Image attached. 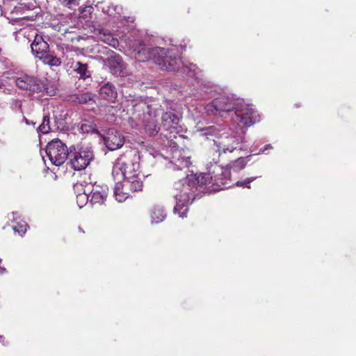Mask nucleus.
Returning a JSON list of instances; mask_svg holds the SVG:
<instances>
[{"instance_id":"f257e3e1","label":"nucleus","mask_w":356,"mask_h":356,"mask_svg":"<svg viewBox=\"0 0 356 356\" xmlns=\"http://www.w3.org/2000/svg\"><path fill=\"white\" fill-rule=\"evenodd\" d=\"M136 58L140 61L152 60L161 70L169 72H179L184 77H193L198 75L196 65L184 64L179 57L180 51L175 46L168 48L160 47H145L143 41H138L133 46Z\"/></svg>"},{"instance_id":"f03ea898","label":"nucleus","mask_w":356,"mask_h":356,"mask_svg":"<svg viewBox=\"0 0 356 356\" xmlns=\"http://www.w3.org/2000/svg\"><path fill=\"white\" fill-rule=\"evenodd\" d=\"M193 178V177L187 175L186 177L175 181L173 184L172 195L176 200L174 212L178 213L182 218L186 216L188 205L195 197Z\"/></svg>"},{"instance_id":"7ed1b4c3","label":"nucleus","mask_w":356,"mask_h":356,"mask_svg":"<svg viewBox=\"0 0 356 356\" xmlns=\"http://www.w3.org/2000/svg\"><path fill=\"white\" fill-rule=\"evenodd\" d=\"M140 152L136 149H129L116 159L112 175L114 179H120L137 174L140 169Z\"/></svg>"},{"instance_id":"20e7f679","label":"nucleus","mask_w":356,"mask_h":356,"mask_svg":"<svg viewBox=\"0 0 356 356\" xmlns=\"http://www.w3.org/2000/svg\"><path fill=\"white\" fill-rule=\"evenodd\" d=\"M232 116L229 130L231 131H244L248 127L260 121V117L252 105L245 104L243 100L238 103Z\"/></svg>"},{"instance_id":"39448f33","label":"nucleus","mask_w":356,"mask_h":356,"mask_svg":"<svg viewBox=\"0 0 356 356\" xmlns=\"http://www.w3.org/2000/svg\"><path fill=\"white\" fill-rule=\"evenodd\" d=\"M135 108L136 110L144 111L142 124L145 133L149 136H156L160 130L156 118L164 111V108L156 103L150 105L139 104Z\"/></svg>"},{"instance_id":"423d86ee","label":"nucleus","mask_w":356,"mask_h":356,"mask_svg":"<svg viewBox=\"0 0 356 356\" xmlns=\"http://www.w3.org/2000/svg\"><path fill=\"white\" fill-rule=\"evenodd\" d=\"M70 163L74 170H84L93 160L94 153L90 147H70Z\"/></svg>"},{"instance_id":"0eeeda50","label":"nucleus","mask_w":356,"mask_h":356,"mask_svg":"<svg viewBox=\"0 0 356 356\" xmlns=\"http://www.w3.org/2000/svg\"><path fill=\"white\" fill-rule=\"evenodd\" d=\"M245 136L244 131H231V134L225 137H221L218 140H214V145L216 147V152L218 156L228 152L232 153L238 148L240 144L245 143Z\"/></svg>"},{"instance_id":"6e6552de","label":"nucleus","mask_w":356,"mask_h":356,"mask_svg":"<svg viewBox=\"0 0 356 356\" xmlns=\"http://www.w3.org/2000/svg\"><path fill=\"white\" fill-rule=\"evenodd\" d=\"M241 99H236L234 95H220L205 106L206 113L209 115H216L222 112L234 110Z\"/></svg>"},{"instance_id":"1a4fd4ad","label":"nucleus","mask_w":356,"mask_h":356,"mask_svg":"<svg viewBox=\"0 0 356 356\" xmlns=\"http://www.w3.org/2000/svg\"><path fill=\"white\" fill-rule=\"evenodd\" d=\"M46 154L52 164L59 166L69 158L70 148L68 149L60 139L55 138L48 143Z\"/></svg>"},{"instance_id":"9d476101","label":"nucleus","mask_w":356,"mask_h":356,"mask_svg":"<svg viewBox=\"0 0 356 356\" xmlns=\"http://www.w3.org/2000/svg\"><path fill=\"white\" fill-rule=\"evenodd\" d=\"M15 83L19 89L26 90L30 94L40 93L47 89L42 80L26 74H19Z\"/></svg>"},{"instance_id":"9b49d317","label":"nucleus","mask_w":356,"mask_h":356,"mask_svg":"<svg viewBox=\"0 0 356 356\" xmlns=\"http://www.w3.org/2000/svg\"><path fill=\"white\" fill-rule=\"evenodd\" d=\"M210 179L213 180V185L223 186L224 188L229 187L230 183V171L229 168H225L221 165L215 163L211 164L209 166Z\"/></svg>"},{"instance_id":"f8f14e48","label":"nucleus","mask_w":356,"mask_h":356,"mask_svg":"<svg viewBox=\"0 0 356 356\" xmlns=\"http://www.w3.org/2000/svg\"><path fill=\"white\" fill-rule=\"evenodd\" d=\"M105 145L110 151H114L121 148L125 143L124 136L118 130L111 128L105 134L99 136Z\"/></svg>"},{"instance_id":"ddd939ff","label":"nucleus","mask_w":356,"mask_h":356,"mask_svg":"<svg viewBox=\"0 0 356 356\" xmlns=\"http://www.w3.org/2000/svg\"><path fill=\"white\" fill-rule=\"evenodd\" d=\"M162 126L165 131H169L164 134L165 137L170 140L176 138V134L178 133L177 129L179 123V118L172 111H167L161 114Z\"/></svg>"},{"instance_id":"4468645a","label":"nucleus","mask_w":356,"mask_h":356,"mask_svg":"<svg viewBox=\"0 0 356 356\" xmlns=\"http://www.w3.org/2000/svg\"><path fill=\"white\" fill-rule=\"evenodd\" d=\"M191 157L183 154L182 152L175 149L172 152L171 161L168 163L167 168L172 170H182L188 168L191 165Z\"/></svg>"},{"instance_id":"2eb2a0df","label":"nucleus","mask_w":356,"mask_h":356,"mask_svg":"<svg viewBox=\"0 0 356 356\" xmlns=\"http://www.w3.org/2000/svg\"><path fill=\"white\" fill-rule=\"evenodd\" d=\"M31 47L33 54L40 60L49 52V44L41 35H35Z\"/></svg>"},{"instance_id":"dca6fc26","label":"nucleus","mask_w":356,"mask_h":356,"mask_svg":"<svg viewBox=\"0 0 356 356\" xmlns=\"http://www.w3.org/2000/svg\"><path fill=\"white\" fill-rule=\"evenodd\" d=\"M145 175L138 172L137 174L131 175L129 177H124L123 187L130 191L135 193L141 191L143 188V183L142 178H145Z\"/></svg>"},{"instance_id":"f3484780","label":"nucleus","mask_w":356,"mask_h":356,"mask_svg":"<svg viewBox=\"0 0 356 356\" xmlns=\"http://www.w3.org/2000/svg\"><path fill=\"white\" fill-rule=\"evenodd\" d=\"M108 188L106 186H93L89 192L90 201L92 204H102L107 197Z\"/></svg>"},{"instance_id":"a211bd4d","label":"nucleus","mask_w":356,"mask_h":356,"mask_svg":"<svg viewBox=\"0 0 356 356\" xmlns=\"http://www.w3.org/2000/svg\"><path fill=\"white\" fill-rule=\"evenodd\" d=\"M226 127L222 124H216L211 126L204 127L200 130L201 136H206L207 138L209 137H216L220 139L226 132Z\"/></svg>"},{"instance_id":"6ab92c4d","label":"nucleus","mask_w":356,"mask_h":356,"mask_svg":"<svg viewBox=\"0 0 356 356\" xmlns=\"http://www.w3.org/2000/svg\"><path fill=\"white\" fill-rule=\"evenodd\" d=\"M108 65L112 70V72L118 76L123 75L124 65L119 55L111 56L107 59Z\"/></svg>"},{"instance_id":"aec40b11","label":"nucleus","mask_w":356,"mask_h":356,"mask_svg":"<svg viewBox=\"0 0 356 356\" xmlns=\"http://www.w3.org/2000/svg\"><path fill=\"white\" fill-rule=\"evenodd\" d=\"M99 94L101 98L110 102H113L118 96L115 87L109 82L101 86Z\"/></svg>"},{"instance_id":"412c9836","label":"nucleus","mask_w":356,"mask_h":356,"mask_svg":"<svg viewBox=\"0 0 356 356\" xmlns=\"http://www.w3.org/2000/svg\"><path fill=\"white\" fill-rule=\"evenodd\" d=\"M94 32H97L99 40L111 47L116 48L119 45L118 40L110 31L103 29H95Z\"/></svg>"},{"instance_id":"4be33fe9","label":"nucleus","mask_w":356,"mask_h":356,"mask_svg":"<svg viewBox=\"0 0 356 356\" xmlns=\"http://www.w3.org/2000/svg\"><path fill=\"white\" fill-rule=\"evenodd\" d=\"M208 173L207 174H200L199 175L191 174L190 177H193V182H194V189L196 191L198 188H201L204 185H207L209 184H213V180L210 179L211 175H209V166L207 168Z\"/></svg>"},{"instance_id":"5701e85b","label":"nucleus","mask_w":356,"mask_h":356,"mask_svg":"<svg viewBox=\"0 0 356 356\" xmlns=\"http://www.w3.org/2000/svg\"><path fill=\"white\" fill-rule=\"evenodd\" d=\"M122 187L123 184L118 181L114 188V195L119 202L125 201L130 196L129 193L127 191L128 189Z\"/></svg>"},{"instance_id":"b1692460","label":"nucleus","mask_w":356,"mask_h":356,"mask_svg":"<svg viewBox=\"0 0 356 356\" xmlns=\"http://www.w3.org/2000/svg\"><path fill=\"white\" fill-rule=\"evenodd\" d=\"M166 213L163 207L161 206H156L153 208L151 212V218L152 223H159L165 220Z\"/></svg>"},{"instance_id":"393cba45","label":"nucleus","mask_w":356,"mask_h":356,"mask_svg":"<svg viewBox=\"0 0 356 356\" xmlns=\"http://www.w3.org/2000/svg\"><path fill=\"white\" fill-rule=\"evenodd\" d=\"M251 155L246 157H239L236 160L231 162L227 167L229 169H232L234 171H239L243 169L250 161Z\"/></svg>"},{"instance_id":"a878e982","label":"nucleus","mask_w":356,"mask_h":356,"mask_svg":"<svg viewBox=\"0 0 356 356\" xmlns=\"http://www.w3.org/2000/svg\"><path fill=\"white\" fill-rule=\"evenodd\" d=\"M74 70L79 74L80 78L86 79L91 76L90 72L88 69V65L81 62H76L74 65Z\"/></svg>"},{"instance_id":"bb28decb","label":"nucleus","mask_w":356,"mask_h":356,"mask_svg":"<svg viewBox=\"0 0 356 356\" xmlns=\"http://www.w3.org/2000/svg\"><path fill=\"white\" fill-rule=\"evenodd\" d=\"M80 130L83 133H95L100 136V132L97 129V125L93 121L84 120L82 121Z\"/></svg>"},{"instance_id":"cd10ccee","label":"nucleus","mask_w":356,"mask_h":356,"mask_svg":"<svg viewBox=\"0 0 356 356\" xmlns=\"http://www.w3.org/2000/svg\"><path fill=\"white\" fill-rule=\"evenodd\" d=\"M122 8L120 6H106L102 8V12L106 13L108 16L118 19L120 17Z\"/></svg>"},{"instance_id":"c85d7f7f","label":"nucleus","mask_w":356,"mask_h":356,"mask_svg":"<svg viewBox=\"0 0 356 356\" xmlns=\"http://www.w3.org/2000/svg\"><path fill=\"white\" fill-rule=\"evenodd\" d=\"M41 60H42L44 63L51 66L58 67L61 64L60 58H57L56 56L51 55L49 52L47 54V55L44 56L41 59Z\"/></svg>"},{"instance_id":"c756f323","label":"nucleus","mask_w":356,"mask_h":356,"mask_svg":"<svg viewBox=\"0 0 356 356\" xmlns=\"http://www.w3.org/2000/svg\"><path fill=\"white\" fill-rule=\"evenodd\" d=\"M49 124L50 120L49 115H44L41 124L38 127V131L44 134L49 133L51 129Z\"/></svg>"},{"instance_id":"7c9ffc66","label":"nucleus","mask_w":356,"mask_h":356,"mask_svg":"<svg viewBox=\"0 0 356 356\" xmlns=\"http://www.w3.org/2000/svg\"><path fill=\"white\" fill-rule=\"evenodd\" d=\"M92 185L91 184H86V185H83L81 183H76L74 185V190L75 193L77 194L81 193V194H89V192H90V189L92 188Z\"/></svg>"},{"instance_id":"2f4dec72","label":"nucleus","mask_w":356,"mask_h":356,"mask_svg":"<svg viewBox=\"0 0 356 356\" xmlns=\"http://www.w3.org/2000/svg\"><path fill=\"white\" fill-rule=\"evenodd\" d=\"M21 8H17L15 7L13 10H12L10 13V17H8V18L12 22L13 24H15V23H17L21 20H24V19H29L28 17L26 16H22V14H21L18 17H15L14 16L15 13H17V11L19 10H20Z\"/></svg>"},{"instance_id":"473e14b6","label":"nucleus","mask_w":356,"mask_h":356,"mask_svg":"<svg viewBox=\"0 0 356 356\" xmlns=\"http://www.w3.org/2000/svg\"><path fill=\"white\" fill-rule=\"evenodd\" d=\"M28 225L23 222H19L16 225H13V229L15 233H18L20 236H23L26 232Z\"/></svg>"},{"instance_id":"72a5a7b5","label":"nucleus","mask_w":356,"mask_h":356,"mask_svg":"<svg viewBox=\"0 0 356 356\" xmlns=\"http://www.w3.org/2000/svg\"><path fill=\"white\" fill-rule=\"evenodd\" d=\"M89 194H81L79 193L76 195V202L78 206L80 208H82L83 206L86 204L88 201L89 200Z\"/></svg>"},{"instance_id":"f704fd0d","label":"nucleus","mask_w":356,"mask_h":356,"mask_svg":"<svg viewBox=\"0 0 356 356\" xmlns=\"http://www.w3.org/2000/svg\"><path fill=\"white\" fill-rule=\"evenodd\" d=\"M75 100L79 104H86L91 100V97L89 94H79L76 95Z\"/></svg>"},{"instance_id":"c9c22d12","label":"nucleus","mask_w":356,"mask_h":356,"mask_svg":"<svg viewBox=\"0 0 356 356\" xmlns=\"http://www.w3.org/2000/svg\"><path fill=\"white\" fill-rule=\"evenodd\" d=\"M256 179H257V177H249V178H247L244 181H237L236 183V185L237 186H243V187H246L248 188H250V184L252 181H253L254 180H255Z\"/></svg>"},{"instance_id":"e433bc0d","label":"nucleus","mask_w":356,"mask_h":356,"mask_svg":"<svg viewBox=\"0 0 356 356\" xmlns=\"http://www.w3.org/2000/svg\"><path fill=\"white\" fill-rule=\"evenodd\" d=\"M62 4L70 6L72 4H74L76 2V0H58Z\"/></svg>"},{"instance_id":"4c0bfd02","label":"nucleus","mask_w":356,"mask_h":356,"mask_svg":"<svg viewBox=\"0 0 356 356\" xmlns=\"http://www.w3.org/2000/svg\"><path fill=\"white\" fill-rule=\"evenodd\" d=\"M273 147L270 144L266 145L262 149H260V152L259 153H264L266 150L268 149H272Z\"/></svg>"},{"instance_id":"58836bf2","label":"nucleus","mask_w":356,"mask_h":356,"mask_svg":"<svg viewBox=\"0 0 356 356\" xmlns=\"http://www.w3.org/2000/svg\"><path fill=\"white\" fill-rule=\"evenodd\" d=\"M23 121L28 125L29 124H32L33 126H35V122H30V120H29L26 118L24 117L23 118Z\"/></svg>"},{"instance_id":"ea45409f","label":"nucleus","mask_w":356,"mask_h":356,"mask_svg":"<svg viewBox=\"0 0 356 356\" xmlns=\"http://www.w3.org/2000/svg\"><path fill=\"white\" fill-rule=\"evenodd\" d=\"M79 230L81 232H83V233L84 232L81 227H79Z\"/></svg>"},{"instance_id":"a19ab883","label":"nucleus","mask_w":356,"mask_h":356,"mask_svg":"<svg viewBox=\"0 0 356 356\" xmlns=\"http://www.w3.org/2000/svg\"><path fill=\"white\" fill-rule=\"evenodd\" d=\"M243 149V147H239V149H241H241Z\"/></svg>"},{"instance_id":"79ce46f5","label":"nucleus","mask_w":356,"mask_h":356,"mask_svg":"<svg viewBox=\"0 0 356 356\" xmlns=\"http://www.w3.org/2000/svg\"><path fill=\"white\" fill-rule=\"evenodd\" d=\"M1 263V259H0V264Z\"/></svg>"}]
</instances>
